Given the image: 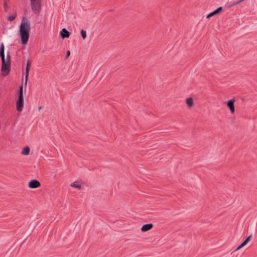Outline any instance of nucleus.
<instances>
[{
    "instance_id": "obj_1",
    "label": "nucleus",
    "mask_w": 257,
    "mask_h": 257,
    "mask_svg": "<svg viewBox=\"0 0 257 257\" xmlns=\"http://www.w3.org/2000/svg\"><path fill=\"white\" fill-rule=\"evenodd\" d=\"M31 24L30 22L26 17H23L20 27V35L22 44H26L28 42Z\"/></svg>"
},
{
    "instance_id": "obj_2",
    "label": "nucleus",
    "mask_w": 257,
    "mask_h": 257,
    "mask_svg": "<svg viewBox=\"0 0 257 257\" xmlns=\"http://www.w3.org/2000/svg\"><path fill=\"white\" fill-rule=\"evenodd\" d=\"M0 57L2 59V71L3 72V76L7 75L10 71L11 68V55L9 51L7 52L6 58L5 56V45L2 43L0 46Z\"/></svg>"
},
{
    "instance_id": "obj_3",
    "label": "nucleus",
    "mask_w": 257,
    "mask_h": 257,
    "mask_svg": "<svg viewBox=\"0 0 257 257\" xmlns=\"http://www.w3.org/2000/svg\"><path fill=\"white\" fill-rule=\"evenodd\" d=\"M31 9L35 14H38L41 11V0H37V2L30 3Z\"/></svg>"
},
{
    "instance_id": "obj_4",
    "label": "nucleus",
    "mask_w": 257,
    "mask_h": 257,
    "mask_svg": "<svg viewBox=\"0 0 257 257\" xmlns=\"http://www.w3.org/2000/svg\"><path fill=\"white\" fill-rule=\"evenodd\" d=\"M17 110L21 111L24 108V96H18V99L16 102Z\"/></svg>"
},
{
    "instance_id": "obj_5",
    "label": "nucleus",
    "mask_w": 257,
    "mask_h": 257,
    "mask_svg": "<svg viewBox=\"0 0 257 257\" xmlns=\"http://www.w3.org/2000/svg\"><path fill=\"white\" fill-rule=\"evenodd\" d=\"M40 186L41 183L37 180L33 179L29 182V187L30 188H37L40 187Z\"/></svg>"
},
{
    "instance_id": "obj_6",
    "label": "nucleus",
    "mask_w": 257,
    "mask_h": 257,
    "mask_svg": "<svg viewBox=\"0 0 257 257\" xmlns=\"http://www.w3.org/2000/svg\"><path fill=\"white\" fill-rule=\"evenodd\" d=\"M234 101H235V100L233 99H232L229 100L227 102H225V103H226L227 106L229 108L231 113H234L235 112V108H234Z\"/></svg>"
},
{
    "instance_id": "obj_7",
    "label": "nucleus",
    "mask_w": 257,
    "mask_h": 257,
    "mask_svg": "<svg viewBox=\"0 0 257 257\" xmlns=\"http://www.w3.org/2000/svg\"><path fill=\"white\" fill-rule=\"evenodd\" d=\"M70 32L65 28H63L60 31V35L62 39L68 38L70 36Z\"/></svg>"
},
{
    "instance_id": "obj_8",
    "label": "nucleus",
    "mask_w": 257,
    "mask_h": 257,
    "mask_svg": "<svg viewBox=\"0 0 257 257\" xmlns=\"http://www.w3.org/2000/svg\"><path fill=\"white\" fill-rule=\"evenodd\" d=\"M30 66H31V62L30 61H27V65H26V72H25V85H27L28 76H29V73L30 69Z\"/></svg>"
},
{
    "instance_id": "obj_9",
    "label": "nucleus",
    "mask_w": 257,
    "mask_h": 257,
    "mask_svg": "<svg viewBox=\"0 0 257 257\" xmlns=\"http://www.w3.org/2000/svg\"><path fill=\"white\" fill-rule=\"evenodd\" d=\"M222 10V7H218L217 9H216L214 11L208 14L206 17V18L208 19V18H211V17L213 16L214 15H215L218 14L219 13H220Z\"/></svg>"
},
{
    "instance_id": "obj_10",
    "label": "nucleus",
    "mask_w": 257,
    "mask_h": 257,
    "mask_svg": "<svg viewBox=\"0 0 257 257\" xmlns=\"http://www.w3.org/2000/svg\"><path fill=\"white\" fill-rule=\"evenodd\" d=\"M153 227V224L152 223L144 224L141 228V230L143 232H145L150 230Z\"/></svg>"
},
{
    "instance_id": "obj_11",
    "label": "nucleus",
    "mask_w": 257,
    "mask_h": 257,
    "mask_svg": "<svg viewBox=\"0 0 257 257\" xmlns=\"http://www.w3.org/2000/svg\"><path fill=\"white\" fill-rule=\"evenodd\" d=\"M30 149L29 147L26 146L24 148V149L22 152V154H23L24 155H28L30 153Z\"/></svg>"
},
{
    "instance_id": "obj_12",
    "label": "nucleus",
    "mask_w": 257,
    "mask_h": 257,
    "mask_svg": "<svg viewBox=\"0 0 257 257\" xmlns=\"http://www.w3.org/2000/svg\"><path fill=\"white\" fill-rule=\"evenodd\" d=\"M186 103L189 107H192L193 105V99L191 97L187 98Z\"/></svg>"
},
{
    "instance_id": "obj_13",
    "label": "nucleus",
    "mask_w": 257,
    "mask_h": 257,
    "mask_svg": "<svg viewBox=\"0 0 257 257\" xmlns=\"http://www.w3.org/2000/svg\"><path fill=\"white\" fill-rule=\"evenodd\" d=\"M16 17H17V13H15L13 15L9 16L8 18V20L10 22H12L16 19Z\"/></svg>"
},
{
    "instance_id": "obj_14",
    "label": "nucleus",
    "mask_w": 257,
    "mask_h": 257,
    "mask_svg": "<svg viewBox=\"0 0 257 257\" xmlns=\"http://www.w3.org/2000/svg\"><path fill=\"white\" fill-rule=\"evenodd\" d=\"M251 235H249L246 238V239L241 243V244L244 246H245L250 240Z\"/></svg>"
},
{
    "instance_id": "obj_15",
    "label": "nucleus",
    "mask_w": 257,
    "mask_h": 257,
    "mask_svg": "<svg viewBox=\"0 0 257 257\" xmlns=\"http://www.w3.org/2000/svg\"><path fill=\"white\" fill-rule=\"evenodd\" d=\"M18 94L19 96H23V86L22 84L19 88V90L18 91Z\"/></svg>"
},
{
    "instance_id": "obj_16",
    "label": "nucleus",
    "mask_w": 257,
    "mask_h": 257,
    "mask_svg": "<svg viewBox=\"0 0 257 257\" xmlns=\"http://www.w3.org/2000/svg\"><path fill=\"white\" fill-rule=\"evenodd\" d=\"M80 34H81V35L83 39V40L85 39L87 37L86 31H85L84 30H81L80 31Z\"/></svg>"
},
{
    "instance_id": "obj_17",
    "label": "nucleus",
    "mask_w": 257,
    "mask_h": 257,
    "mask_svg": "<svg viewBox=\"0 0 257 257\" xmlns=\"http://www.w3.org/2000/svg\"><path fill=\"white\" fill-rule=\"evenodd\" d=\"M71 187L80 189L81 188V185L77 184L76 182H73L71 185Z\"/></svg>"
},
{
    "instance_id": "obj_18",
    "label": "nucleus",
    "mask_w": 257,
    "mask_h": 257,
    "mask_svg": "<svg viewBox=\"0 0 257 257\" xmlns=\"http://www.w3.org/2000/svg\"><path fill=\"white\" fill-rule=\"evenodd\" d=\"M4 10L6 12H8L9 11V7L8 5V3L7 1H5L4 4Z\"/></svg>"
},
{
    "instance_id": "obj_19",
    "label": "nucleus",
    "mask_w": 257,
    "mask_h": 257,
    "mask_svg": "<svg viewBox=\"0 0 257 257\" xmlns=\"http://www.w3.org/2000/svg\"><path fill=\"white\" fill-rule=\"evenodd\" d=\"M244 1V0H240V1L234 2L229 6V7H231L235 6V5H236L237 4H240L241 2H242Z\"/></svg>"
},
{
    "instance_id": "obj_20",
    "label": "nucleus",
    "mask_w": 257,
    "mask_h": 257,
    "mask_svg": "<svg viewBox=\"0 0 257 257\" xmlns=\"http://www.w3.org/2000/svg\"><path fill=\"white\" fill-rule=\"evenodd\" d=\"M243 246L241 244V243L236 248L235 250H238L241 248Z\"/></svg>"
},
{
    "instance_id": "obj_21",
    "label": "nucleus",
    "mask_w": 257,
    "mask_h": 257,
    "mask_svg": "<svg viewBox=\"0 0 257 257\" xmlns=\"http://www.w3.org/2000/svg\"><path fill=\"white\" fill-rule=\"evenodd\" d=\"M243 246L241 244V243L236 248L235 250H238L241 248Z\"/></svg>"
},
{
    "instance_id": "obj_22",
    "label": "nucleus",
    "mask_w": 257,
    "mask_h": 257,
    "mask_svg": "<svg viewBox=\"0 0 257 257\" xmlns=\"http://www.w3.org/2000/svg\"><path fill=\"white\" fill-rule=\"evenodd\" d=\"M70 55V52L69 51H67L66 52V58H68L69 57Z\"/></svg>"
},
{
    "instance_id": "obj_23",
    "label": "nucleus",
    "mask_w": 257,
    "mask_h": 257,
    "mask_svg": "<svg viewBox=\"0 0 257 257\" xmlns=\"http://www.w3.org/2000/svg\"><path fill=\"white\" fill-rule=\"evenodd\" d=\"M37 0H30V3H33V2H37Z\"/></svg>"
}]
</instances>
